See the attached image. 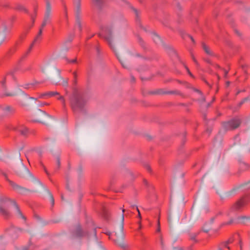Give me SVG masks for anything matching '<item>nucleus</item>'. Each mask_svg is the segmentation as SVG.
Listing matches in <instances>:
<instances>
[{"instance_id":"nucleus-1","label":"nucleus","mask_w":250,"mask_h":250,"mask_svg":"<svg viewBox=\"0 0 250 250\" xmlns=\"http://www.w3.org/2000/svg\"><path fill=\"white\" fill-rule=\"evenodd\" d=\"M69 100L70 107L74 112L84 110L87 101L83 93L75 89L69 96Z\"/></svg>"},{"instance_id":"nucleus-2","label":"nucleus","mask_w":250,"mask_h":250,"mask_svg":"<svg viewBox=\"0 0 250 250\" xmlns=\"http://www.w3.org/2000/svg\"><path fill=\"white\" fill-rule=\"evenodd\" d=\"M9 204H12L15 207L19 215L25 221L26 218L22 213L16 202L7 197L0 199V215L5 219H8L11 216V213L8 209Z\"/></svg>"},{"instance_id":"nucleus-3","label":"nucleus","mask_w":250,"mask_h":250,"mask_svg":"<svg viewBox=\"0 0 250 250\" xmlns=\"http://www.w3.org/2000/svg\"><path fill=\"white\" fill-rule=\"evenodd\" d=\"M125 211V209H122V224H121V231L119 232V234L117 235L116 233H115V235L112 236V240L116 243L117 245L120 247L124 250H126L128 246L127 245L124 243V234L123 232V228H124V213Z\"/></svg>"},{"instance_id":"nucleus-4","label":"nucleus","mask_w":250,"mask_h":250,"mask_svg":"<svg viewBox=\"0 0 250 250\" xmlns=\"http://www.w3.org/2000/svg\"><path fill=\"white\" fill-rule=\"evenodd\" d=\"M241 120L238 117H235L229 121L221 123L223 128L225 131L233 130L238 128L241 124Z\"/></svg>"},{"instance_id":"nucleus-5","label":"nucleus","mask_w":250,"mask_h":250,"mask_svg":"<svg viewBox=\"0 0 250 250\" xmlns=\"http://www.w3.org/2000/svg\"><path fill=\"white\" fill-rule=\"evenodd\" d=\"M73 233L75 236L77 237H89L92 235L96 237V229L93 227L91 229L83 230L81 226L78 224L76 226L75 230Z\"/></svg>"},{"instance_id":"nucleus-6","label":"nucleus","mask_w":250,"mask_h":250,"mask_svg":"<svg viewBox=\"0 0 250 250\" xmlns=\"http://www.w3.org/2000/svg\"><path fill=\"white\" fill-rule=\"evenodd\" d=\"M250 202V194H246L234 203L230 208L232 211L241 210Z\"/></svg>"},{"instance_id":"nucleus-7","label":"nucleus","mask_w":250,"mask_h":250,"mask_svg":"<svg viewBox=\"0 0 250 250\" xmlns=\"http://www.w3.org/2000/svg\"><path fill=\"white\" fill-rule=\"evenodd\" d=\"M36 118L32 120L33 122H38L43 124H45L49 118L51 116L46 113L45 111L38 109V112L35 113Z\"/></svg>"},{"instance_id":"nucleus-8","label":"nucleus","mask_w":250,"mask_h":250,"mask_svg":"<svg viewBox=\"0 0 250 250\" xmlns=\"http://www.w3.org/2000/svg\"><path fill=\"white\" fill-rule=\"evenodd\" d=\"M51 12V5L49 0H46V10L43 21L42 22V26L45 27L47 23L50 22V15Z\"/></svg>"},{"instance_id":"nucleus-9","label":"nucleus","mask_w":250,"mask_h":250,"mask_svg":"<svg viewBox=\"0 0 250 250\" xmlns=\"http://www.w3.org/2000/svg\"><path fill=\"white\" fill-rule=\"evenodd\" d=\"M104 31L106 34L103 36L101 34H99V36L101 38H104L105 40L108 42V45L110 48L115 52V50L112 43V31L111 30L108 28H106Z\"/></svg>"},{"instance_id":"nucleus-10","label":"nucleus","mask_w":250,"mask_h":250,"mask_svg":"<svg viewBox=\"0 0 250 250\" xmlns=\"http://www.w3.org/2000/svg\"><path fill=\"white\" fill-rule=\"evenodd\" d=\"M75 4L76 6V23L78 26L80 31L82 30V24L81 23L80 13H81V0H75Z\"/></svg>"},{"instance_id":"nucleus-11","label":"nucleus","mask_w":250,"mask_h":250,"mask_svg":"<svg viewBox=\"0 0 250 250\" xmlns=\"http://www.w3.org/2000/svg\"><path fill=\"white\" fill-rule=\"evenodd\" d=\"M13 129L19 132L20 135L25 137H27L30 134L29 129L23 125H19L14 127Z\"/></svg>"},{"instance_id":"nucleus-12","label":"nucleus","mask_w":250,"mask_h":250,"mask_svg":"<svg viewBox=\"0 0 250 250\" xmlns=\"http://www.w3.org/2000/svg\"><path fill=\"white\" fill-rule=\"evenodd\" d=\"M16 173L20 176H23L24 174L29 172L28 169L21 162L18 167L15 168Z\"/></svg>"},{"instance_id":"nucleus-13","label":"nucleus","mask_w":250,"mask_h":250,"mask_svg":"<svg viewBox=\"0 0 250 250\" xmlns=\"http://www.w3.org/2000/svg\"><path fill=\"white\" fill-rule=\"evenodd\" d=\"M152 94H176L181 95V93L178 90L165 91L163 89H160L151 92Z\"/></svg>"},{"instance_id":"nucleus-14","label":"nucleus","mask_w":250,"mask_h":250,"mask_svg":"<svg viewBox=\"0 0 250 250\" xmlns=\"http://www.w3.org/2000/svg\"><path fill=\"white\" fill-rule=\"evenodd\" d=\"M2 112L5 116H11L13 115L15 112V108L10 105H7L2 108Z\"/></svg>"},{"instance_id":"nucleus-15","label":"nucleus","mask_w":250,"mask_h":250,"mask_svg":"<svg viewBox=\"0 0 250 250\" xmlns=\"http://www.w3.org/2000/svg\"><path fill=\"white\" fill-rule=\"evenodd\" d=\"M233 241V239L230 238L227 241L221 243L218 246V250H223L224 248H227L229 250L230 248L228 246V245L232 243Z\"/></svg>"},{"instance_id":"nucleus-16","label":"nucleus","mask_w":250,"mask_h":250,"mask_svg":"<svg viewBox=\"0 0 250 250\" xmlns=\"http://www.w3.org/2000/svg\"><path fill=\"white\" fill-rule=\"evenodd\" d=\"M56 95H60V93L56 91H49L47 92H45L42 94H41L39 96V98H43L45 96H47L48 97H51L55 96Z\"/></svg>"},{"instance_id":"nucleus-17","label":"nucleus","mask_w":250,"mask_h":250,"mask_svg":"<svg viewBox=\"0 0 250 250\" xmlns=\"http://www.w3.org/2000/svg\"><path fill=\"white\" fill-rule=\"evenodd\" d=\"M8 183H9L10 186L12 187V188L14 190H19V191L20 190H26V189L25 188H23V187H21L20 186L18 185L15 183H14V182L10 180H8Z\"/></svg>"},{"instance_id":"nucleus-18","label":"nucleus","mask_w":250,"mask_h":250,"mask_svg":"<svg viewBox=\"0 0 250 250\" xmlns=\"http://www.w3.org/2000/svg\"><path fill=\"white\" fill-rule=\"evenodd\" d=\"M7 28L4 26L3 29L0 31V45L4 41L6 38V31Z\"/></svg>"},{"instance_id":"nucleus-19","label":"nucleus","mask_w":250,"mask_h":250,"mask_svg":"<svg viewBox=\"0 0 250 250\" xmlns=\"http://www.w3.org/2000/svg\"><path fill=\"white\" fill-rule=\"evenodd\" d=\"M237 223L245 225L248 221L250 220V217L241 216L237 218Z\"/></svg>"},{"instance_id":"nucleus-20","label":"nucleus","mask_w":250,"mask_h":250,"mask_svg":"<svg viewBox=\"0 0 250 250\" xmlns=\"http://www.w3.org/2000/svg\"><path fill=\"white\" fill-rule=\"evenodd\" d=\"M202 46L206 54L210 56H212L213 55L212 52L209 49V47L204 42H202Z\"/></svg>"},{"instance_id":"nucleus-21","label":"nucleus","mask_w":250,"mask_h":250,"mask_svg":"<svg viewBox=\"0 0 250 250\" xmlns=\"http://www.w3.org/2000/svg\"><path fill=\"white\" fill-rule=\"evenodd\" d=\"M12 78L14 81H16V78L15 76L14 75L13 73H10L8 74L6 77L4 79L3 81L1 82L2 85L4 87L5 86V83H6V80L8 79L9 78Z\"/></svg>"},{"instance_id":"nucleus-22","label":"nucleus","mask_w":250,"mask_h":250,"mask_svg":"<svg viewBox=\"0 0 250 250\" xmlns=\"http://www.w3.org/2000/svg\"><path fill=\"white\" fill-rule=\"evenodd\" d=\"M234 220L233 218H231L229 221L228 222H224V223H222L220 226V228H222L225 226H229V225H232V224L234 223Z\"/></svg>"},{"instance_id":"nucleus-23","label":"nucleus","mask_w":250,"mask_h":250,"mask_svg":"<svg viewBox=\"0 0 250 250\" xmlns=\"http://www.w3.org/2000/svg\"><path fill=\"white\" fill-rule=\"evenodd\" d=\"M234 220L233 218H231L229 221L228 222H224V223H222L220 226V228H222L225 226H229V225H232V224L234 223Z\"/></svg>"},{"instance_id":"nucleus-24","label":"nucleus","mask_w":250,"mask_h":250,"mask_svg":"<svg viewBox=\"0 0 250 250\" xmlns=\"http://www.w3.org/2000/svg\"><path fill=\"white\" fill-rule=\"evenodd\" d=\"M234 220L233 218H231L229 221L228 222H224V223H222L220 226V228H222L225 226H229V225H232V224L234 223Z\"/></svg>"},{"instance_id":"nucleus-25","label":"nucleus","mask_w":250,"mask_h":250,"mask_svg":"<svg viewBox=\"0 0 250 250\" xmlns=\"http://www.w3.org/2000/svg\"><path fill=\"white\" fill-rule=\"evenodd\" d=\"M44 27H42V25H41V27H40V28L39 29L38 34L37 36L36 37V38L34 40V42H36L37 41V40L40 38V37L41 36V35L42 34V30H43Z\"/></svg>"},{"instance_id":"nucleus-26","label":"nucleus","mask_w":250,"mask_h":250,"mask_svg":"<svg viewBox=\"0 0 250 250\" xmlns=\"http://www.w3.org/2000/svg\"><path fill=\"white\" fill-rule=\"evenodd\" d=\"M250 167V166L248 164H247L246 163H243L240 164V167L241 169H242V170H248L249 169Z\"/></svg>"},{"instance_id":"nucleus-27","label":"nucleus","mask_w":250,"mask_h":250,"mask_svg":"<svg viewBox=\"0 0 250 250\" xmlns=\"http://www.w3.org/2000/svg\"><path fill=\"white\" fill-rule=\"evenodd\" d=\"M199 234V232H198L197 233H189V235L190 237V239L194 241L195 242H197V240L196 239V237Z\"/></svg>"},{"instance_id":"nucleus-28","label":"nucleus","mask_w":250,"mask_h":250,"mask_svg":"<svg viewBox=\"0 0 250 250\" xmlns=\"http://www.w3.org/2000/svg\"><path fill=\"white\" fill-rule=\"evenodd\" d=\"M35 43L36 42H34V41H33L32 43L30 44L28 50L26 51L25 55H24V57H26L30 53Z\"/></svg>"},{"instance_id":"nucleus-29","label":"nucleus","mask_w":250,"mask_h":250,"mask_svg":"<svg viewBox=\"0 0 250 250\" xmlns=\"http://www.w3.org/2000/svg\"><path fill=\"white\" fill-rule=\"evenodd\" d=\"M93 3L97 6L101 7L103 4V0H92Z\"/></svg>"},{"instance_id":"nucleus-30","label":"nucleus","mask_w":250,"mask_h":250,"mask_svg":"<svg viewBox=\"0 0 250 250\" xmlns=\"http://www.w3.org/2000/svg\"><path fill=\"white\" fill-rule=\"evenodd\" d=\"M193 90L195 91V92H198L199 94H200L201 96H202V102H205L206 101V99H205V97L203 95V93L202 92H201V91H200V90L198 89H196V88H193Z\"/></svg>"},{"instance_id":"nucleus-31","label":"nucleus","mask_w":250,"mask_h":250,"mask_svg":"<svg viewBox=\"0 0 250 250\" xmlns=\"http://www.w3.org/2000/svg\"><path fill=\"white\" fill-rule=\"evenodd\" d=\"M138 42H139V43L140 44V45L143 48H145L146 47L145 43L144 41L143 40V39L140 37L138 36Z\"/></svg>"},{"instance_id":"nucleus-32","label":"nucleus","mask_w":250,"mask_h":250,"mask_svg":"<svg viewBox=\"0 0 250 250\" xmlns=\"http://www.w3.org/2000/svg\"><path fill=\"white\" fill-rule=\"evenodd\" d=\"M60 78L62 80V82L60 83L63 86H67L68 84V79H64L60 76Z\"/></svg>"},{"instance_id":"nucleus-33","label":"nucleus","mask_w":250,"mask_h":250,"mask_svg":"<svg viewBox=\"0 0 250 250\" xmlns=\"http://www.w3.org/2000/svg\"><path fill=\"white\" fill-rule=\"evenodd\" d=\"M58 99L59 100H61L62 101V104L63 105V107L64 109H65L66 107V104H65V100H64L63 97L60 96L58 98Z\"/></svg>"},{"instance_id":"nucleus-34","label":"nucleus","mask_w":250,"mask_h":250,"mask_svg":"<svg viewBox=\"0 0 250 250\" xmlns=\"http://www.w3.org/2000/svg\"><path fill=\"white\" fill-rule=\"evenodd\" d=\"M46 190L50 195V197L51 198V201L52 206H53L54 205V199L53 196L52 194L50 192V191L48 189L46 188Z\"/></svg>"},{"instance_id":"nucleus-35","label":"nucleus","mask_w":250,"mask_h":250,"mask_svg":"<svg viewBox=\"0 0 250 250\" xmlns=\"http://www.w3.org/2000/svg\"><path fill=\"white\" fill-rule=\"evenodd\" d=\"M237 188H233L232 189H231L230 191H228L227 193V196H229L230 195H231L234 192H235L237 189Z\"/></svg>"},{"instance_id":"nucleus-36","label":"nucleus","mask_w":250,"mask_h":250,"mask_svg":"<svg viewBox=\"0 0 250 250\" xmlns=\"http://www.w3.org/2000/svg\"><path fill=\"white\" fill-rule=\"evenodd\" d=\"M17 9L19 10H23L25 12H27L26 9L22 5H18L17 7Z\"/></svg>"},{"instance_id":"nucleus-37","label":"nucleus","mask_w":250,"mask_h":250,"mask_svg":"<svg viewBox=\"0 0 250 250\" xmlns=\"http://www.w3.org/2000/svg\"><path fill=\"white\" fill-rule=\"evenodd\" d=\"M184 65V67H185L186 69L187 70V72L188 73V74L192 77H193V75L191 74V73L190 72L189 69H188V68L187 67V66L184 63H183Z\"/></svg>"},{"instance_id":"nucleus-38","label":"nucleus","mask_w":250,"mask_h":250,"mask_svg":"<svg viewBox=\"0 0 250 250\" xmlns=\"http://www.w3.org/2000/svg\"><path fill=\"white\" fill-rule=\"evenodd\" d=\"M26 33H27L26 32H24V33H22L19 38V40L22 41V40H23V39L25 38V37L26 35Z\"/></svg>"},{"instance_id":"nucleus-39","label":"nucleus","mask_w":250,"mask_h":250,"mask_svg":"<svg viewBox=\"0 0 250 250\" xmlns=\"http://www.w3.org/2000/svg\"><path fill=\"white\" fill-rule=\"evenodd\" d=\"M26 33H27L26 32H24V33H22L19 38V40L22 41V40H23V39L25 38V37L26 35Z\"/></svg>"},{"instance_id":"nucleus-40","label":"nucleus","mask_w":250,"mask_h":250,"mask_svg":"<svg viewBox=\"0 0 250 250\" xmlns=\"http://www.w3.org/2000/svg\"><path fill=\"white\" fill-rule=\"evenodd\" d=\"M248 98H245L243 99L238 104V106L240 107L246 101H247Z\"/></svg>"},{"instance_id":"nucleus-41","label":"nucleus","mask_w":250,"mask_h":250,"mask_svg":"<svg viewBox=\"0 0 250 250\" xmlns=\"http://www.w3.org/2000/svg\"><path fill=\"white\" fill-rule=\"evenodd\" d=\"M57 164L58 167V168H59L60 167V166H61V161H60V158L59 156L57 157Z\"/></svg>"},{"instance_id":"nucleus-42","label":"nucleus","mask_w":250,"mask_h":250,"mask_svg":"<svg viewBox=\"0 0 250 250\" xmlns=\"http://www.w3.org/2000/svg\"><path fill=\"white\" fill-rule=\"evenodd\" d=\"M64 14H65V17L66 19H67L68 16H67V9H66V6L65 5H64Z\"/></svg>"},{"instance_id":"nucleus-43","label":"nucleus","mask_w":250,"mask_h":250,"mask_svg":"<svg viewBox=\"0 0 250 250\" xmlns=\"http://www.w3.org/2000/svg\"><path fill=\"white\" fill-rule=\"evenodd\" d=\"M4 95L6 96H13L15 95L14 93H5Z\"/></svg>"},{"instance_id":"nucleus-44","label":"nucleus","mask_w":250,"mask_h":250,"mask_svg":"<svg viewBox=\"0 0 250 250\" xmlns=\"http://www.w3.org/2000/svg\"><path fill=\"white\" fill-rule=\"evenodd\" d=\"M1 173H2V174L4 176V177H5V178L7 182H8V180H9V179H8V178L7 175L5 173H4V172H2Z\"/></svg>"},{"instance_id":"nucleus-45","label":"nucleus","mask_w":250,"mask_h":250,"mask_svg":"<svg viewBox=\"0 0 250 250\" xmlns=\"http://www.w3.org/2000/svg\"><path fill=\"white\" fill-rule=\"evenodd\" d=\"M160 217H159L158 220V228L157 229V231L159 232L160 231Z\"/></svg>"},{"instance_id":"nucleus-46","label":"nucleus","mask_w":250,"mask_h":250,"mask_svg":"<svg viewBox=\"0 0 250 250\" xmlns=\"http://www.w3.org/2000/svg\"><path fill=\"white\" fill-rule=\"evenodd\" d=\"M77 62V59H74L72 60H70V63H74Z\"/></svg>"},{"instance_id":"nucleus-47","label":"nucleus","mask_w":250,"mask_h":250,"mask_svg":"<svg viewBox=\"0 0 250 250\" xmlns=\"http://www.w3.org/2000/svg\"><path fill=\"white\" fill-rule=\"evenodd\" d=\"M136 210H137L138 213V217L140 218V219H141V215L140 210L138 209V207H136Z\"/></svg>"},{"instance_id":"nucleus-48","label":"nucleus","mask_w":250,"mask_h":250,"mask_svg":"<svg viewBox=\"0 0 250 250\" xmlns=\"http://www.w3.org/2000/svg\"><path fill=\"white\" fill-rule=\"evenodd\" d=\"M156 39H158V40H160L159 37L157 35L154 34V42H157L158 41H156Z\"/></svg>"},{"instance_id":"nucleus-49","label":"nucleus","mask_w":250,"mask_h":250,"mask_svg":"<svg viewBox=\"0 0 250 250\" xmlns=\"http://www.w3.org/2000/svg\"><path fill=\"white\" fill-rule=\"evenodd\" d=\"M133 10L134 11V12L135 13V14H136V18L138 19V14H139L138 11L137 10V9H136L135 8H133Z\"/></svg>"},{"instance_id":"nucleus-50","label":"nucleus","mask_w":250,"mask_h":250,"mask_svg":"<svg viewBox=\"0 0 250 250\" xmlns=\"http://www.w3.org/2000/svg\"><path fill=\"white\" fill-rule=\"evenodd\" d=\"M174 55L175 56V57L177 58V59L180 62H182L181 61V59L179 57V56H178V54L176 53V52H174Z\"/></svg>"},{"instance_id":"nucleus-51","label":"nucleus","mask_w":250,"mask_h":250,"mask_svg":"<svg viewBox=\"0 0 250 250\" xmlns=\"http://www.w3.org/2000/svg\"><path fill=\"white\" fill-rule=\"evenodd\" d=\"M73 37H74V35H72L71 37H70L69 38V39L68 40V41H66V42H71V41H72V40L73 39Z\"/></svg>"},{"instance_id":"nucleus-52","label":"nucleus","mask_w":250,"mask_h":250,"mask_svg":"<svg viewBox=\"0 0 250 250\" xmlns=\"http://www.w3.org/2000/svg\"><path fill=\"white\" fill-rule=\"evenodd\" d=\"M192 60H193V61H194V62L196 63V65H198V62H197V60H196V59L195 58V57H194L193 56H192Z\"/></svg>"},{"instance_id":"nucleus-53","label":"nucleus","mask_w":250,"mask_h":250,"mask_svg":"<svg viewBox=\"0 0 250 250\" xmlns=\"http://www.w3.org/2000/svg\"><path fill=\"white\" fill-rule=\"evenodd\" d=\"M49 105V104H48L47 103H42L40 104V106H42L44 105Z\"/></svg>"},{"instance_id":"nucleus-54","label":"nucleus","mask_w":250,"mask_h":250,"mask_svg":"<svg viewBox=\"0 0 250 250\" xmlns=\"http://www.w3.org/2000/svg\"><path fill=\"white\" fill-rule=\"evenodd\" d=\"M63 59L65 60V61L68 63H70V60L68 59L67 57H64L63 58Z\"/></svg>"},{"instance_id":"nucleus-55","label":"nucleus","mask_w":250,"mask_h":250,"mask_svg":"<svg viewBox=\"0 0 250 250\" xmlns=\"http://www.w3.org/2000/svg\"><path fill=\"white\" fill-rule=\"evenodd\" d=\"M73 74V76H74V79H77V75L76 72H74Z\"/></svg>"},{"instance_id":"nucleus-56","label":"nucleus","mask_w":250,"mask_h":250,"mask_svg":"<svg viewBox=\"0 0 250 250\" xmlns=\"http://www.w3.org/2000/svg\"><path fill=\"white\" fill-rule=\"evenodd\" d=\"M239 244H240V249H241V250H242V242L241 240H239Z\"/></svg>"},{"instance_id":"nucleus-57","label":"nucleus","mask_w":250,"mask_h":250,"mask_svg":"<svg viewBox=\"0 0 250 250\" xmlns=\"http://www.w3.org/2000/svg\"><path fill=\"white\" fill-rule=\"evenodd\" d=\"M161 244L162 247L163 248L164 244L162 237H161Z\"/></svg>"},{"instance_id":"nucleus-58","label":"nucleus","mask_w":250,"mask_h":250,"mask_svg":"<svg viewBox=\"0 0 250 250\" xmlns=\"http://www.w3.org/2000/svg\"><path fill=\"white\" fill-rule=\"evenodd\" d=\"M224 73H225V77H226L228 73V71L226 70V69H224Z\"/></svg>"},{"instance_id":"nucleus-59","label":"nucleus","mask_w":250,"mask_h":250,"mask_svg":"<svg viewBox=\"0 0 250 250\" xmlns=\"http://www.w3.org/2000/svg\"><path fill=\"white\" fill-rule=\"evenodd\" d=\"M202 230L206 232V233H208V229H203Z\"/></svg>"},{"instance_id":"nucleus-60","label":"nucleus","mask_w":250,"mask_h":250,"mask_svg":"<svg viewBox=\"0 0 250 250\" xmlns=\"http://www.w3.org/2000/svg\"><path fill=\"white\" fill-rule=\"evenodd\" d=\"M104 233L107 235L110 236L111 233L109 231H106V232H104Z\"/></svg>"},{"instance_id":"nucleus-61","label":"nucleus","mask_w":250,"mask_h":250,"mask_svg":"<svg viewBox=\"0 0 250 250\" xmlns=\"http://www.w3.org/2000/svg\"><path fill=\"white\" fill-rule=\"evenodd\" d=\"M73 84H74V85H76V84H77V79H74V80L73 81Z\"/></svg>"},{"instance_id":"nucleus-62","label":"nucleus","mask_w":250,"mask_h":250,"mask_svg":"<svg viewBox=\"0 0 250 250\" xmlns=\"http://www.w3.org/2000/svg\"><path fill=\"white\" fill-rule=\"evenodd\" d=\"M190 38L192 42L195 43V42L194 40L193 39V38L191 36H190Z\"/></svg>"},{"instance_id":"nucleus-63","label":"nucleus","mask_w":250,"mask_h":250,"mask_svg":"<svg viewBox=\"0 0 250 250\" xmlns=\"http://www.w3.org/2000/svg\"><path fill=\"white\" fill-rule=\"evenodd\" d=\"M177 8L179 10H181V7L179 3L177 4Z\"/></svg>"},{"instance_id":"nucleus-64","label":"nucleus","mask_w":250,"mask_h":250,"mask_svg":"<svg viewBox=\"0 0 250 250\" xmlns=\"http://www.w3.org/2000/svg\"><path fill=\"white\" fill-rule=\"evenodd\" d=\"M177 250H185L182 248H178L177 249Z\"/></svg>"}]
</instances>
